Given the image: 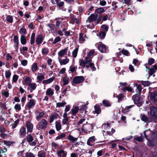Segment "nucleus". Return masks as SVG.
<instances>
[{"mask_svg": "<svg viewBox=\"0 0 157 157\" xmlns=\"http://www.w3.org/2000/svg\"><path fill=\"white\" fill-rule=\"evenodd\" d=\"M100 16L97 14H92L86 20L87 23H90L91 21H95L97 23L100 20Z\"/></svg>", "mask_w": 157, "mask_h": 157, "instance_id": "obj_1", "label": "nucleus"}, {"mask_svg": "<svg viewBox=\"0 0 157 157\" xmlns=\"http://www.w3.org/2000/svg\"><path fill=\"white\" fill-rule=\"evenodd\" d=\"M44 112L40 109H38L36 110L35 112L36 119L37 121L42 117L44 115Z\"/></svg>", "mask_w": 157, "mask_h": 157, "instance_id": "obj_2", "label": "nucleus"}, {"mask_svg": "<svg viewBox=\"0 0 157 157\" xmlns=\"http://www.w3.org/2000/svg\"><path fill=\"white\" fill-rule=\"evenodd\" d=\"M26 139L27 141L29 143L30 145L31 146H34L36 144V141L34 140L33 141V138L31 134H29L26 136Z\"/></svg>", "mask_w": 157, "mask_h": 157, "instance_id": "obj_3", "label": "nucleus"}, {"mask_svg": "<svg viewBox=\"0 0 157 157\" xmlns=\"http://www.w3.org/2000/svg\"><path fill=\"white\" fill-rule=\"evenodd\" d=\"M48 124L47 121L44 119H42L38 123L39 128L41 129H44L46 128Z\"/></svg>", "mask_w": 157, "mask_h": 157, "instance_id": "obj_4", "label": "nucleus"}, {"mask_svg": "<svg viewBox=\"0 0 157 157\" xmlns=\"http://www.w3.org/2000/svg\"><path fill=\"white\" fill-rule=\"evenodd\" d=\"M150 116L154 119L157 117V108L155 107H151L150 111Z\"/></svg>", "mask_w": 157, "mask_h": 157, "instance_id": "obj_5", "label": "nucleus"}, {"mask_svg": "<svg viewBox=\"0 0 157 157\" xmlns=\"http://www.w3.org/2000/svg\"><path fill=\"white\" fill-rule=\"evenodd\" d=\"M84 80V78L82 76H76L74 78L73 82L75 84H78L82 82Z\"/></svg>", "mask_w": 157, "mask_h": 157, "instance_id": "obj_6", "label": "nucleus"}, {"mask_svg": "<svg viewBox=\"0 0 157 157\" xmlns=\"http://www.w3.org/2000/svg\"><path fill=\"white\" fill-rule=\"evenodd\" d=\"M98 48L99 51L102 53H106L107 51V47L103 44H99Z\"/></svg>", "mask_w": 157, "mask_h": 157, "instance_id": "obj_7", "label": "nucleus"}, {"mask_svg": "<svg viewBox=\"0 0 157 157\" xmlns=\"http://www.w3.org/2000/svg\"><path fill=\"white\" fill-rule=\"evenodd\" d=\"M26 126L27 129V132L30 133L32 132L33 127V124L30 121H28L26 122Z\"/></svg>", "mask_w": 157, "mask_h": 157, "instance_id": "obj_8", "label": "nucleus"}, {"mask_svg": "<svg viewBox=\"0 0 157 157\" xmlns=\"http://www.w3.org/2000/svg\"><path fill=\"white\" fill-rule=\"evenodd\" d=\"M67 152L63 149H60L57 152L58 157H66Z\"/></svg>", "mask_w": 157, "mask_h": 157, "instance_id": "obj_9", "label": "nucleus"}, {"mask_svg": "<svg viewBox=\"0 0 157 157\" xmlns=\"http://www.w3.org/2000/svg\"><path fill=\"white\" fill-rule=\"evenodd\" d=\"M95 141V137L94 136H92L89 138L88 140L87 144L88 145L92 146L94 144V142Z\"/></svg>", "mask_w": 157, "mask_h": 157, "instance_id": "obj_10", "label": "nucleus"}, {"mask_svg": "<svg viewBox=\"0 0 157 157\" xmlns=\"http://www.w3.org/2000/svg\"><path fill=\"white\" fill-rule=\"evenodd\" d=\"M133 100L134 103L137 105L138 106H140L141 105L142 101L140 97L136 96L133 98Z\"/></svg>", "mask_w": 157, "mask_h": 157, "instance_id": "obj_11", "label": "nucleus"}, {"mask_svg": "<svg viewBox=\"0 0 157 157\" xmlns=\"http://www.w3.org/2000/svg\"><path fill=\"white\" fill-rule=\"evenodd\" d=\"M46 74L44 72L41 73H38V76L37 77V79L38 81H41L42 80L44 79V76Z\"/></svg>", "mask_w": 157, "mask_h": 157, "instance_id": "obj_12", "label": "nucleus"}, {"mask_svg": "<svg viewBox=\"0 0 157 157\" xmlns=\"http://www.w3.org/2000/svg\"><path fill=\"white\" fill-rule=\"evenodd\" d=\"M150 99L153 102H155L157 101V93L154 92L150 94Z\"/></svg>", "mask_w": 157, "mask_h": 157, "instance_id": "obj_13", "label": "nucleus"}, {"mask_svg": "<svg viewBox=\"0 0 157 157\" xmlns=\"http://www.w3.org/2000/svg\"><path fill=\"white\" fill-rule=\"evenodd\" d=\"M58 60L60 64L61 65L67 64L69 61V59L67 58L64 59H62L61 58H59Z\"/></svg>", "mask_w": 157, "mask_h": 157, "instance_id": "obj_14", "label": "nucleus"}, {"mask_svg": "<svg viewBox=\"0 0 157 157\" xmlns=\"http://www.w3.org/2000/svg\"><path fill=\"white\" fill-rule=\"evenodd\" d=\"M68 47H67L61 50L58 53L59 57H63L67 53Z\"/></svg>", "mask_w": 157, "mask_h": 157, "instance_id": "obj_15", "label": "nucleus"}, {"mask_svg": "<svg viewBox=\"0 0 157 157\" xmlns=\"http://www.w3.org/2000/svg\"><path fill=\"white\" fill-rule=\"evenodd\" d=\"M42 36L41 34H39L36 37V42L37 44H39L43 42Z\"/></svg>", "mask_w": 157, "mask_h": 157, "instance_id": "obj_16", "label": "nucleus"}, {"mask_svg": "<svg viewBox=\"0 0 157 157\" xmlns=\"http://www.w3.org/2000/svg\"><path fill=\"white\" fill-rule=\"evenodd\" d=\"M54 94V90L51 88H48L46 91V94L48 96H51Z\"/></svg>", "mask_w": 157, "mask_h": 157, "instance_id": "obj_17", "label": "nucleus"}, {"mask_svg": "<svg viewBox=\"0 0 157 157\" xmlns=\"http://www.w3.org/2000/svg\"><path fill=\"white\" fill-rule=\"evenodd\" d=\"M79 40L81 43L83 42L87 38L86 35H84L83 36V34L82 33L79 34Z\"/></svg>", "mask_w": 157, "mask_h": 157, "instance_id": "obj_18", "label": "nucleus"}, {"mask_svg": "<svg viewBox=\"0 0 157 157\" xmlns=\"http://www.w3.org/2000/svg\"><path fill=\"white\" fill-rule=\"evenodd\" d=\"M79 108L78 106H73L71 110L72 114L73 115H75L78 111Z\"/></svg>", "mask_w": 157, "mask_h": 157, "instance_id": "obj_19", "label": "nucleus"}, {"mask_svg": "<svg viewBox=\"0 0 157 157\" xmlns=\"http://www.w3.org/2000/svg\"><path fill=\"white\" fill-rule=\"evenodd\" d=\"M35 105V101L33 99L30 100L28 103L27 106L29 109L33 107Z\"/></svg>", "mask_w": 157, "mask_h": 157, "instance_id": "obj_20", "label": "nucleus"}, {"mask_svg": "<svg viewBox=\"0 0 157 157\" xmlns=\"http://www.w3.org/2000/svg\"><path fill=\"white\" fill-rule=\"evenodd\" d=\"M141 119L142 121L145 122H150L152 121V120L151 118H148L144 115H141Z\"/></svg>", "mask_w": 157, "mask_h": 157, "instance_id": "obj_21", "label": "nucleus"}, {"mask_svg": "<svg viewBox=\"0 0 157 157\" xmlns=\"http://www.w3.org/2000/svg\"><path fill=\"white\" fill-rule=\"evenodd\" d=\"M58 116V114L56 113H54L52 114L51 115L49 120L50 122L51 123L55 119L57 118Z\"/></svg>", "mask_w": 157, "mask_h": 157, "instance_id": "obj_22", "label": "nucleus"}, {"mask_svg": "<svg viewBox=\"0 0 157 157\" xmlns=\"http://www.w3.org/2000/svg\"><path fill=\"white\" fill-rule=\"evenodd\" d=\"M55 78V77H52V78L47 80H44L43 82V83L45 84H48L50 83L54 80Z\"/></svg>", "mask_w": 157, "mask_h": 157, "instance_id": "obj_23", "label": "nucleus"}, {"mask_svg": "<svg viewBox=\"0 0 157 157\" xmlns=\"http://www.w3.org/2000/svg\"><path fill=\"white\" fill-rule=\"evenodd\" d=\"M105 7H101L95 10V13L98 14L102 13L105 12Z\"/></svg>", "mask_w": 157, "mask_h": 157, "instance_id": "obj_24", "label": "nucleus"}, {"mask_svg": "<svg viewBox=\"0 0 157 157\" xmlns=\"http://www.w3.org/2000/svg\"><path fill=\"white\" fill-rule=\"evenodd\" d=\"M136 91L137 94H140L141 93L142 89L141 86L140 85L138 84H136Z\"/></svg>", "mask_w": 157, "mask_h": 157, "instance_id": "obj_25", "label": "nucleus"}, {"mask_svg": "<svg viewBox=\"0 0 157 157\" xmlns=\"http://www.w3.org/2000/svg\"><path fill=\"white\" fill-rule=\"evenodd\" d=\"M95 110L94 112L98 114H99L101 112V109L99 105H96L94 106Z\"/></svg>", "mask_w": 157, "mask_h": 157, "instance_id": "obj_26", "label": "nucleus"}, {"mask_svg": "<svg viewBox=\"0 0 157 157\" xmlns=\"http://www.w3.org/2000/svg\"><path fill=\"white\" fill-rule=\"evenodd\" d=\"M26 129L24 127H22L19 131V134L21 136H25L26 134Z\"/></svg>", "mask_w": 157, "mask_h": 157, "instance_id": "obj_27", "label": "nucleus"}, {"mask_svg": "<svg viewBox=\"0 0 157 157\" xmlns=\"http://www.w3.org/2000/svg\"><path fill=\"white\" fill-rule=\"evenodd\" d=\"M56 128L57 131L60 130L61 128V123L59 121H56L55 123Z\"/></svg>", "mask_w": 157, "mask_h": 157, "instance_id": "obj_28", "label": "nucleus"}, {"mask_svg": "<svg viewBox=\"0 0 157 157\" xmlns=\"http://www.w3.org/2000/svg\"><path fill=\"white\" fill-rule=\"evenodd\" d=\"M25 82L26 85L29 86L32 82V80L29 77H27L25 79Z\"/></svg>", "mask_w": 157, "mask_h": 157, "instance_id": "obj_29", "label": "nucleus"}, {"mask_svg": "<svg viewBox=\"0 0 157 157\" xmlns=\"http://www.w3.org/2000/svg\"><path fill=\"white\" fill-rule=\"evenodd\" d=\"M38 69L37 64L36 63H34L32 65V71L34 73Z\"/></svg>", "mask_w": 157, "mask_h": 157, "instance_id": "obj_30", "label": "nucleus"}, {"mask_svg": "<svg viewBox=\"0 0 157 157\" xmlns=\"http://www.w3.org/2000/svg\"><path fill=\"white\" fill-rule=\"evenodd\" d=\"M21 41L22 44L24 45L26 43V40L25 36L24 35H22L21 38Z\"/></svg>", "mask_w": 157, "mask_h": 157, "instance_id": "obj_31", "label": "nucleus"}, {"mask_svg": "<svg viewBox=\"0 0 157 157\" xmlns=\"http://www.w3.org/2000/svg\"><path fill=\"white\" fill-rule=\"evenodd\" d=\"M78 48H75L72 52V56L74 58H76L77 56Z\"/></svg>", "mask_w": 157, "mask_h": 157, "instance_id": "obj_32", "label": "nucleus"}, {"mask_svg": "<svg viewBox=\"0 0 157 157\" xmlns=\"http://www.w3.org/2000/svg\"><path fill=\"white\" fill-rule=\"evenodd\" d=\"M41 52L42 55H47L48 53V49L46 48H43Z\"/></svg>", "mask_w": 157, "mask_h": 157, "instance_id": "obj_33", "label": "nucleus"}, {"mask_svg": "<svg viewBox=\"0 0 157 157\" xmlns=\"http://www.w3.org/2000/svg\"><path fill=\"white\" fill-rule=\"evenodd\" d=\"M51 30H54L55 29V26L54 25L52 24H49L47 25Z\"/></svg>", "mask_w": 157, "mask_h": 157, "instance_id": "obj_34", "label": "nucleus"}, {"mask_svg": "<svg viewBox=\"0 0 157 157\" xmlns=\"http://www.w3.org/2000/svg\"><path fill=\"white\" fill-rule=\"evenodd\" d=\"M6 20L9 22L12 23L13 21V18L12 16L8 15L6 18Z\"/></svg>", "mask_w": 157, "mask_h": 157, "instance_id": "obj_35", "label": "nucleus"}, {"mask_svg": "<svg viewBox=\"0 0 157 157\" xmlns=\"http://www.w3.org/2000/svg\"><path fill=\"white\" fill-rule=\"evenodd\" d=\"M35 33H32L31 37V42L30 43L31 44H33L35 41Z\"/></svg>", "mask_w": 157, "mask_h": 157, "instance_id": "obj_36", "label": "nucleus"}, {"mask_svg": "<svg viewBox=\"0 0 157 157\" xmlns=\"http://www.w3.org/2000/svg\"><path fill=\"white\" fill-rule=\"evenodd\" d=\"M68 139L69 140L73 142H75L77 140V138H75L71 135H69L68 136Z\"/></svg>", "mask_w": 157, "mask_h": 157, "instance_id": "obj_37", "label": "nucleus"}, {"mask_svg": "<svg viewBox=\"0 0 157 157\" xmlns=\"http://www.w3.org/2000/svg\"><path fill=\"white\" fill-rule=\"evenodd\" d=\"M117 2H113L112 3V6L113 7L112 8V9L113 11H115L116 9L117 8L118 6L117 5Z\"/></svg>", "mask_w": 157, "mask_h": 157, "instance_id": "obj_38", "label": "nucleus"}, {"mask_svg": "<svg viewBox=\"0 0 157 157\" xmlns=\"http://www.w3.org/2000/svg\"><path fill=\"white\" fill-rule=\"evenodd\" d=\"M63 81L64 82L63 85L65 86L68 84V79L67 77H64L63 79Z\"/></svg>", "mask_w": 157, "mask_h": 157, "instance_id": "obj_39", "label": "nucleus"}, {"mask_svg": "<svg viewBox=\"0 0 157 157\" xmlns=\"http://www.w3.org/2000/svg\"><path fill=\"white\" fill-rule=\"evenodd\" d=\"M30 88L33 90H35L36 87V85L35 83H31L29 85Z\"/></svg>", "mask_w": 157, "mask_h": 157, "instance_id": "obj_40", "label": "nucleus"}, {"mask_svg": "<svg viewBox=\"0 0 157 157\" xmlns=\"http://www.w3.org/2000/svg\"><path fill=\"white\" fill-rule=\"evenodd\" d=\"M102 104L105 106H109L110 105L109 101L106 100H103L102 101Z\"/></svg>", "mask_w": 157, "mask_h": 157, "instance_id": "obj_41", "label": "nucleus"}, {"mask_svg": "<svg viewBox=\"0 0 157 157\" xmlns=\"http://www.w3.org/2000/svg\"><path fill=\"white\" fill-rule=\"evenodd\" d=\"M150 71L149 72V75H152L153 74L155 73L156 71L152 67L151 68H150L149 69Z\"/></svg>", "mask_w": 157, "mask_h": 157, "instance_id": "obj_42", "label": "nucleus"}, {"mask_svg": "<svg viewBox=\"0 0 157 157\" xmlns=\"http://www.w3.org/2000/svg\"><path fill=\"white\" fill-rule=\"evenodd\" d=\"M123 90L124 91H125V90H126L130 92H132V90L131 88L129 86H127L124 87H123Z\"/></svg>", "mask_w": 157, "mask_h": 157, "instance_id": "obj_43", "label": "nucleus"}, {"mask_svg": "<svg viewBox=\"0 0 157 157\" xmlns=\"http://www.w3.org/2000/svg\"><path fill=\"white\" fill-rule=\"evenodd\" d=\"M91 57L87 56L85 59V60L87 63H91Z\"/></svg>", "mask_w": 157, "mask_h": 157, "instance_id": "obj_44", "label": "nucleus"}, {"mask_svg": "<svg viewBox=\"0 0 157 157\" xmlns=\"http://www.w3.org/2000/svg\"><path fill=\"white\" fill-rule=\"evenodd\" d=\"M155 61V60L154 59L152 58H149L148 60V64L151 65L154 63Z\"/></svg>", "mask_w": 157, "mask_h": 157, "instance_id": "obj_45", "label": "nucleus"}, {"mask_svg": "<svg viewBox=\"0 0 157 157\" xmlns=\"http://www.w3.org/2000/svg\"><path fill=\"white\" fill-rule=\"evenodd\" d=\"M66 103L65 102H58L56 104V106L58 107H61L63 106Z\"/></svg>", "mask_w": 157, "mask_h": 157, "instance_id": "obj_46", "label": "nucleus"}, {"mask_svg": "<svg viewBox=\"0 0 157 157\" xmlns=\"http://www.w3.org/2000/svg\"><path fill=\"white\" fill-rule=\"evenodd\" d=\"M38 156V157H45V153L44 152H39Z\"/></svg>", "mask_w": 157, "mask_h": 157, "instance_id": "obj_47", "label": "nucleus"}, {"mask_svg": "<svg viewBox=\"0 0 157 157\" xmlns=\"http://www.w3.org/2000/svg\"><path fill=\"white\" fill-rule=\"evenodd\" d=\"M90 67L92 71H94L96 70V68L94 66V64L93 63H90Z\"/></svg>", "mask_w": 157, "mask_h": 157, "instance_id": "obj_48", "label": "nucleus"}, {"mask_svg": "<svg viewBox=\"0 0 157 157\" xmlns=\"http://www.w3.org/2000/svg\"><path fill=\"white\" fill-rule=\"evenodd\" d=\"M61 39L60 37L59 36H57L54 39V41H53V44H56L58 42L60 41Z\"/></svg>", "mask_w": 157, "mask_h": 157, "instance_id": "obj_49", "label": "nucleus"}, {"mask_svg": "<svg viewBox=\"0 0 157 157\" xmlns=\"http://www.w3.org/2000/svg\"><path fill=\"white\" fill-rule=\"evenodd\" d=\"M15 109L18 111H20L21 109V105L19 104H16L14 107Z\"/></svg>", "mask_w": 157, "mask_h": 157, "instance_id": "obj_50", "label": "nucleus"}, {"mask_svg": "<svg viewBox=\"0 0 157 157\" xmlns=\"http://www.w3.org/2000/svg\"><path fill=\"white\" fill-rule=\"evenodd\" d=\"M19 32L21 34H25L27 33L26 29L23 28L21 29Z\"/></svg>", "mask_w": 157, "mask_h": 157, "instance_id": "obj_51", "label": "nucleus"}, {"mask_svg": "<svg viewBox=\"0 0 157 157\" xmlns=\"http://www.w3.org/2000/svg\"><path fill=\"white\" fill-rule=\"evenodd\" d=\"M11 75V73L10 71H5V76L6 78H9Z\"/></svg>", "mask_w": 157, "mask_h": 157, "instance_id": "obj_52", "label": "nucleus"}, {"mask_svg": "<svg viewBox=\"0 0 157 157\" xmlns=\"http://www.w3.org/2000/svg\"><path fill=\"white\" fill-rule=\"evenodd\" d=\"M19 76L17 75H14L13 78V81L14 82H16Z\"/></svg>", "mask_w": 157, "mask_h": 157, "instance_id": "obj_53", "label": "nucleus"}, {"mask_svg": "<svg viewBox=\"0 0 157 157\" xmlns=\"http://www.w3.org/2000/svg\"><path fill=\"white\" fill-rule=\"evenodd\" d=\"M87 63L86 62L85 60H82L80 61V65L81 67H85L86 64Z\"/></svg>", "mask_w": 157, "mask_h": 157, "instance_id": "obj_54", "label": "nucleus"}, {"mask_svg": "<svg viewBox=\"0 0 157 157\" xmlns=\"http://www.w3.org/2000/svg\"><path fill=\"white\" fill-rule=\"evenodd\" d=\"M65 136L66 135L64 133H62L60 135L57 136L56 137V140L60 139L65 137Z\"/></svg>", "mask_w": 157, "mask_h": 157, "instance_id": "obj_55", "label": "nucleus"}, {"mask_svg": "<svg viewBox=\"0 0 157 157\" xmlns=\"http://www.w3.org/2000/svg\"><path fill=\"white\" fill-rule=\"evenodd\" d=\"M106 35L105 33L104 32H101L99 34V36L101 39H103L104 38Z\"/></svg>", "mask_w": 157, "mask_h": 157, "instance_id": "obj_56", "label": "nucleus"}, {"mask_svg": "<svg viewBox=\"0 0 157 157\" xmlns=\"http://www.w3.org/2000/svg\"><path fill=\"white\" fill-rule=\"evenodd\" d=\"M117 97L118 98V102H119L122 100V98H124V96L122 94H121L119 95Z\"/></svg>", "mask_w": 157, "mask_h": 157, "instance_id": "obj_57", "label": "nucleus"}, {"mask_svg": "<svg viewBox=\"0 0 157 157\" xmlns=\"http://www.w3.org/2000/svg\"><path fill=\"white\" fill-rule=\"evenodd\" d=\"M26 155L27 157H35L34 154L30 152H27L26 153Z\"/></svg>", "mask_w": 157, "mask_h": 157, "instance_id": "obj_58", "label": "nucleus"}, {"mask_svg": "<svg viewBox=\"0 0 157 157\" xmlns=\"http://www.w3.org/2000/svg\"><path fill=\"white\" fill-rule=\"evenodd\" d=\"M4 143L5 144L8 146H10L13 143L10 141H4Z\"/></svg>", "mask_w": 157, "mask_h": 157, "instance_id": "obj_59", "label": "nucleus"}, {"mask_svg": "<svg viewBox=\"0 0 157 157\" xmlns=\"http://www.w3.org/2000/svg\"><path fill=\"white\" fill-rule=\"evenodd\" d=\"M100 3L99 4L101 6H105L106 4V2L104 0H99Z\"/></svg>", "mask_w": 157, "mask_h": 157, "instance_id": "obj_60", "label": "nucleus"}, {"mask_svg": "<svg viewBox=\"0 0 157 157\" xmlns=\"http://www.w3.org/2000/svg\"><path fill=\"white\" fill-rule=\"evenodd\" d=\"M94 53V50H92L90 51L87 54V56L91 57Z\"/></svg>", "mask_w": 157, "mask_h": 157, "instance_id": "obj_61", "label": "nucleus"}, {"mask_svg": "<svg viewBox=\"0 0 157 157\" xmlns=\"http://www.w3.org/2000/svg\"><path fill=\"white\" fill-rule=\"evenodd\" d=\"M68 121V117L63 118L62 120V124H66Z\"/></svg>", "mask_w": 157, "mask_h": 157, "instance_id": "obj_62", "label": "nucleus"}, {"mask_svg": "<svg viewBox=\"0 0 157 157\" xmlns=\"http://www.w3.org/2000/svg\"><path fill=\"white\" fill-rule=\"evenodd\" d=\"M103 29L105 31H107L108 29V27L106 25H103L101 26Z\"/></svg>", "mask_w": 157, "mask_h": 157, "instance_id": "obj_63", "label": "nucleus"}, {"mask_svg": "<svg viewBox=\"0 0 157 157\" xmlns=\"http://www.w3.org/2000/svg\"><path fill=\"white\" fill-rule=\"evenodd\" d=\"M133 63L135 66H138L139 65V63L138 60L136 59H134L133 60Z\"/></svg>", "mask_w": 157, "mask_h": 157, "instance_id": "obj_64", "label": "nucleus"}]
</instances>
